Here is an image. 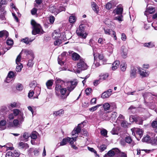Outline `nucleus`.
I'll use <instances>...</instances> for the list:
<instances>
[{"label": "nucleus", "instance_id": "f257e3e1", "mask_svg": "<svg viewBox=\"0 0 157 157\" xmlns=\"http://www.w3.org/2000/svg\"><path fill=\"white\" fill-rule=\"evenodd\" d=\"M56 91H60L61 95L64 96V98H65L75 88L77 84V82L76 80H74L70 82H66L58 78L56 81Z\"/></svg>", "mask_w": 157, "mask_h": 157}, {"label": "nucleus", "instance_id": "f03ea898", "mask_svg": "<svg viewBox=\"0 0 157 157\" xmlns=\"http://www.w3.org/2000/svg\"><path fill=\"white\" fill-rule=\"evenodd\" d=\"M81 124H79L78 126L74 128V130L72 132V135L75 136L72 138L67 137V138H64L62 141L60 143L59 146H63L66 144L67 142L71 144H73L75 142L77 139V137L78 136V134L81 131V126L82 125Z\"/></svg>", "mask_w": 157, "mask_h": 157}, {"label": "nucleus", "instance_id": "7ed1b4c3", "mask_svg": "<svg viewBox=\"0 0 157 157\" xmlns=\"http://www.w3.org/2000/svg\"><path fill=\"white\" fill-rule=\"evenodd\" d=\"M94 63L92 66L93 68L98 67L101 64L107 63V59L104 57L103 54L100 52H94Z\"/></svg>", "mask_w": 157, "mask_h": 157}, {"label": "nucleus", "instance_id": "20e7f679", "mask_svg": "<svg viewBox=\"0 0 157 157\" xmlns=\"http://www.w3.org/2000/svg\"><path fill=\"white\" fill-rule=\"evenodd\" d=\"M88 66L83 59H80L77 64L78 69H74V72L76 73H79L81 71L87 69Z\"/></svg>", "mask_w": 157, "mask_h": 157}, {"label": "nucleus", "instance_id": "39448f33", "mask_svg": "<svg viewBox=\"0 0 157 157\" xmlns=\"http://www.w3.org/2000/svg\"><path fill=\"white\" fill-rule=\"evenodd\" d=\"M31 24L33 26V29L32 32L33 34L36 35L40 33H43V30L40 24L37 23L35 21L32 20L31 21Z\"/></svg>", "mask_w": 157, "mask_h": 157}, {"label": "nucleus", "instance_id": "423d86ee", "mask_svg": "<svg viewBox=\"0 0 157 157\" xmlns=\"http://www.w3.org/2000/svg\"><path fill=\"white\" fill-rule=\"evenodd\" d=\"M25 50L24 52L25 54L28 56L29 58L30 57H31V59L28 61L27 65L29 67H32L34 64V62L33 61L34 58V55L31 51H28L27 50Z\"/></svg>", "mask_w": 157, "mask_h": 157}, {"label": "nucleus", "instance_id": "0eeeda50", "mask_svg": "<svg viewBox=\"0 0 157 157\" xmlns=\"http://www.w3.org/2000/svg\"><path fill=\"white\" fill-rule=\"evenodd\" d=\"M85 27L84 25L81 24L76 30V33L78 35L83 38H85L87 35L84 32Z\"/></svg>", "mask_w": 157, "mask_h": 157}, {"label": "nucleus", "instance_id": "6e6552de", "mask_svg": "<svg viewBox=\"0 0 157 157\" xmlns=\"http://www.w3.org/2000/svg\"><path fill=\"white\" fill-rule=\"evenodd\" d=\"M144 101L147 103L151 102L154 98L153 95L150 93H145L143 95Z\"/></svg>", "mask_w": 157, "mask_h": 157}, {"label": "nucleus", "instance_id": "1a4fd4ad", "mask_svg": "<svg viewBox=\"0 0 157 157\" xmlns=\"http://www.w3.org/2000/svg\"><path fill=\"white\" fill-rule=\"evenodd\" d=\"M131 130L132 132V135L135 136L136 138L139 136L138 138H140L143 135V132L141 129L134 128L131 129Z\"/></svg>", "mask_w": 157, "mask_h": 157}, {"label": "nucleus", "instance_id": "9d476101", "mask_svg": "<svg viewBox=\"0 0 157 157\" xmlns=\"http://www.w3.org/2000/svg\"><path fill=\"white\" fill-rule=\"evenodd\" d=\"M155 136V134L154 133H149L142 139V141L143 142L151 144L152 139Z\"/></svg>", "mask_w": 157, "mask_h": 157}, {"label": "nucleus", "instance_id": "9b49d317", "mask_svg": "<svg viewBox=\"0 0 157 157\" xmlns=\"http://www.w3.org/2000/svg\"><path fill=\"white\" fill-rule=\"evenodd\" d=\"M129 120L131 122H132L135 121L137 124H142L143 121L142 118L133 115L130 116Z\"/></svg>", "mask_w": 157, "mask_h": 157}, {"label": "nucleus", "instance_id": "f8f14e48", "mask_svg": "<svg viewBox=\"0 0 157 157\" xmlns=\"http://www.w3.org/2000/svg\"><path fill=\"white\" fill-rule=\"evenodd\" d=\"M123 11V8L122 6L121 5H119L113 10V13H114L115 15L116 14L122 15Z\"/></svg>", "mask_w": 157, "mask_h": 157}, {"label": "nucleus", "instance_id": "ddd939ff", "mask_svg": "<svg viewBox=\"0 0 157 157\" xmlns=\"http://www.w3.org/2000/svg\"><path fill=\"white\" fill-rule=\"evenodd\" d=\"M105 33V34L110 35L112 36H113V37L116 40H117V37L116 35V33L112 29H104Z\"/></svg>", "mask_w": 157, "mask_h": 157}, {"label": "nucleus", "instance_id": "4468645a", "mask_svg": "<svg viewBox=\"0 0 157 157\" xmlns=\"http://www.w3.org/2000/svg\"><path fill=\"white\" fill-rule=\"evenodd\" d=\"M138 71L140 75L143 77H147L149 75V72L146 71L141 68H138Z\"/></svg>", "mask_w": 157, "mask_h": 157}, {"label": "nucleus", "instance_id": "2eb2a0df", "mask_svg": "<svg viewBox=\"0 0 157 157\" xmlns=\"http://www.w3.org/2000/svg\"><path fill=\"white\" fill-rule=\"evenodd\" d=\"M119 151L117 148H113L108 152L107 155L109 156L112 157L114 156L115 154L119 153Z\"/></svg>", "mask_w": 157, "mask_h": 157}, {"label": "nucleus", "instance_id": "dca6fc26", "mask_svg": "<svg viewBox=\"0 0 157 157\" xmlns=\"http://www.w3.org/2000/svg\"><path fill=\"white\" fill-rule=\"evenodd\" d=\"M0 118V130H3L6 128V119Z\"/></svg>", "mask_w": 157, "mask_h": 157}, {"label": "nucleus", "instance_id": "f3484780", "mask_svg": "<svg viewBox=\"0 0 157 157\" xmlns=\"http://www.w3.org/2000/svg\"><path fill=\"white\" fill-rule=\"evenodd\" d=\"M66 52H64L61 55H60L58 56V62L59 64L61 65H63L64 63V62L62 61V60L63 59L62 58V57H63V58L65 57V56H66Z\"/></svg>", "mask_w": 157, "mask_h": 157}, {"label": "nucleus", "instance_id": "a211bd4d", "mask_svg": "<svg viewBox=\"0 0 157 157\" xmlns=\"http://www.w3.org/2000/svg\"><path fill=\"white\" fill-rule=\"evenodd\" d=\"M18 147L20 149H26L28 148L29 146L28 145L22 142H20L18 143Z\"/></svg>", "mask_w": 157, "mask_h": 157}, {"label": "nucleus", "instance_id": "6ab92c4d", "mask_svg": "<svg viewBox=\"0 0 157 157\" xmlns=\"http://www.w3.org/2000/svg\"><path fill=\"white\" fill-rule=\"evenodd\" d=\"M91 6L93 10L96 13L98 14L99 11V7L94 2L91 3Z\"/></svg>", "mask_w": 157, "mask_h": 157}, {"label": "nucleus", "instance_id": "aec40b11", "mask_svg": "<svg viewBox=\"0 0 157 157\" xmlns=\"http://www.w3.org/2000/svg\"><path fill=\"white\" fill-rule=\"evenodd\" d=\"M49 11L55 15L58 14L57 8L55 6H50L49 7Z\"/></svg>", "mask_w": 157, "mask_h": 157}, {"label": "nucleus", "instance_id": "412c9836", "mask_svg": "<svg viewBox=\"0 0 157 157\" xmlns=\"http://www.w3.org/2000/svg\"><path fill=\"white\" fill-rule=\"evenodd\" d=\"M64 113V111L63 109H60L57 111H55L53 112V115L54 116H60L63 114Z\"/></svg>", "mask_w": 157, "mask_h": 157}, {"label": "nucleus", "instance_id": "4be33fe9", "mask_svg": "<svg viewBox=\"0 0 157 157\" xmlns=\"http://www.w3.org/2000/svg\"><path fill=\"white\" fill-rule=\"evenodd\" d=\"M144 46L149 48H151L155 47L154 42H150L144 44Z\"/></svg>", "mask_w": 157, "mask_h": 157}, {"label": "nucleus", "instance_id": "5701e85b", "mask_svg": "<svg viewBox=\"0 0 157 157\" xmlns=\"http://www.w3.org/2000/svg\"><path fill=\"white\" fill-rule=\"evenodd\" d=\"M127 67V65L124 61H122L120 65V68L121 71H125Z\"/></svg>", "mask_w": 157, "mask_h": 157}, {"label": "nucleus", "instance_id": "b1692460", "mask_svg": "<svg viewBox=\"0 0 157 157\" xmlns=\"http://www.w3.org/2000/svg\"><path fill=\"white\" fill-rule=\"evenodd\" d=\"M13 113L15 116H18L22 115L23 113L22 111H20L19 110L16 109H14L13 110Z\"/></svg>", "mask_w": 157, "mask_h": 157}, {"label": "nucleus", "instance_id": "393cba45", "mask_svg": "<svg viewBox=\"0 0 157 157\" xmlns=\"http://www.w3.org/2000/svg\"><path fill=\"white\" fill-rule=\"evenodd\" d=\"M120 62L119 61H116L112 64V69L113 70H116L119 67Z\"/></svg>", "mask_w": 157, "mask_h": 157}, {"label": "nucleus", "instance_id": "a878e982", "mask_svg": "<svg viewBox=\"0 0 157 157\" xmlns=\"http://www.w3.org/2000/svg\"><path fill=\"white\" fill-rule=\"evenodd\" d=\"M14 74L12 71L10 72L8 75V76L6 79V81L7 82H9V78H12L14 77Z\"/></svg>", "mask_w": 157, "mask_h": 157}, {"label": "nucleus", "instance_id": "bb28decb", "mask_svg": "<svg viewBox=\"0 0 157 157\" xmlns=\"http://www.w3.org/2000/svg\"><path fill=\"white\" fill-rule=\"evenodd\" d=\"M117 113L116 112L110 113V120L111 122H113L115 120L117 117Z\"/></svg>", "mask_w": 157, "mask_h": 157}, {"label": "nucleus", "instance_id": "cd10ccee", "mask_svg": "<svg viewBox=\"0 0 157 157\" xmlns=\"http://www.w3.org/2000/svg\"><path fill=\"white\" fill-rule=\"evenodd\" d=\"M8 36L9 33L6 31L4 30L0 31V37L3 36H6V37H7Z\"/></svg>", "mask_w": 157, "mask_h": 157}, {"label": "nucleus", "instance_id": "c85d7f7f", "mask_svg": "<svg viewBox=\"0 0 157 157\" xmlns=\"http://www.w3.org/2000/svg\"><path fill=\"white\" fill-rule=\"evenodd\" d=\"M136 71L137 69L136 68H134L132 70L130 74V77L131 78H133L136 77Z\"/></svg>", "mask_w": 157, "mask_h": 157}, {"label": "nucleus", "instance_id": "c756f323", "mask_svg": "<svg viewBox=\"0 0 157 157\" xmlns=\"http://www.w3.org/2000/svg\"><path fill=\"white\" fill-rule=\"evenodd\" d=\"M60 33H58L56 31H54L52 33V37L53 39H56L60 37Z\"/></svg>", "mask_w": 157, "mask_h": 157}, {"label": "nucleus", "instance_id": "7c9ffc66", "mask_svg": "<svg viewBox=\"0 0 157 157\" xmlns=\"http://www.w3.org/2000/svg\"><path fill=\"white\" fill-rule=\"evenodd\" d=\"M109 76L108 73L102 74L100 75L99 80H105Z\"/></svg>", "mask_w": 157, "mask_h": 157}, {"label": "nucleus", "instance_id": "2f4dec72", "mask_svg": "<svg viewBox=\"0 0 157 157\" xmlns=\"http://www.w3.org/2000/svg\"><path fill=\"white\" fill-rule=\"evenodd\" d=\"M155 11L154 8L152 7L148 8L147 9V10L144 13V14L145 15H147V13L148 12L150 13H152Z\"/></svg>", "mask_w": 157, "mask_h": 157}, {"label": "nucleus", "instance_id": "473e14b6", "mask_svg": "<svg viewBox=\"0 0 157 157\" xmlns=\"http://www.w3.org/2000/svg\"><path fill=\"white\" fill-rule=\"evenodd\" d=\"M53 83L52 80H49L46 82V85L47 88L48 89H51Z\"/></svg>", "mask_w": 157, "mask_h": 157}, {"label": "nucleus", "instance_id": "72a5a7b5", "mask_svg": "<svg viewBox=\"0 0 157 157\" xmlns=\"http://www.w3.org/2000/svg\"><path fill=\"white\" fill-rule=\"evenodd\" d=\"M98 147L100 152H102L106 149L107 147L105 145L102 144L100 146L98 145Z\"/></svg>", "mask_w": 157, "mask_h": 157}, {"label": "nucleus", "instance_id": "f704fd0d", "mask_svg": "<svg viewBox=\"0 0 157 157\" xmlns=\"http://www.w3.org/2000/svg\"><path fill=\"white\" fill-rule=\"evenodd\" d=\"M110 106V104L107 102L104 103L103 105L104 110L105 111L109 110Z\"/></svg>", "mask_w": 157, "mask_h": 157}, {"label": "nucleus", "instance_id": "c9c22d12", "mask_svg": "<svg viewBox=\"0 0 157 157\" xmlns=\"http://www.w3.org/2000/svg\"><path fill=\"white\" fill-rule=\"evenodd\" d=\"M72 59L75 60H77L80 58L79 55L76 53H73L72 54Z\"/></svg>", "mask_w": 157, "mask_h": 157}, {"label": "nucleus", "instance_id": "e433bc0d", "mask_svg": "<svg viewBox=\"0 0 157 157\" xmlns=\"http://www.w3.org/2000/svg\"><path fill=\"white\" fill-rule=\"evenodd\" d=\"M65 10L66 8L65 6H59L57 8V13L58 14L62 11H65Z\"/></svg>", "mask_w": 157, "mask_h": 157}, {"label": "nucleus", "instance_id": "4c0bfd02", "mask_svg": "<svg viewBox=\"0 0 157 157\" xmlns=\"http://www.w3.org/2000/svg\"><path fill=\"white\" fill-rule=\"evenodd\" d=\"M76 17H75V16L73 15H71L70 17L69 18V21L70 23H74L76 21Z\"/></svg>", "mask_w": 157, "mask_h": 157}, {"label": "nucleus", "instance_id": "58836bf2", "mask_svg": "<svg viewBox=\"0 0 157 157\" xmlns=\"http://www.w3.org/2000/svg\"><path fill=\"white\" fill-rule=\"evenodd\" d=\"M21 41L25 43L26 44H29L30 42H32L33 40H31L28 37H25L21 39Z\"/></svg>", "mask_w": 157, "mask_h": 157}, {"label": "nucleus", "instance_id": "ea45409f", "mask_svg": "<svg viewBox=\"0 0 157 157\" xmlns=\"http://www.w3.org/2000/svg\"><path fill=\"white\" fill-rule=\"evenodd\" d=\"M13 125L16 127H19L21 124L17 119L14 120L13 121Z\"/></svg>", "mask_w": 157, "mask_h": 157}, {"label": "nucleus", "instance_id": "a19ab883", "mask_svg": "<svg viewBox=\"0 0 157 157\" xmlns=\"http://www.w3.org/2000/svg\"><path fill=\"white\" fill-rule=\"evenodd\" d=\"M128 51L127 50H122L121 52V55L122 57L124 58L127 56Z\"/></svg>", "mask_w": 157, "mask_h": 157}, {"label": "nucleus", "instance_id": "79ce46f5", "mask_svg": "<svg viewBox=\"0 0 157 157\" xmlns=\"http://www.w3.org/2000/svg\"><path fill=\"white\" fill-rule=\"evenodd\" d=\"M29 137V134L27 132H25L24 133L22 136H21V138L23 137V139H22L23 140H27L28 139Z\"/></svg>", "mask_w": 157, "mask_h": 157}, {"label": "nucleus", "instance_id": "37998d69", "mask_svg": "<svg viewBox=\"0 0 157 157\" xmlns=\"http://www.w3.org/2000/svg\"><path fill=\"white\" fill-rule=\"evenodd\" d=\"M23 52V50H22L21 52L17 56L16 59V63L17 64H19L20 63H20V62L21 61V53H22Z\"/></svg>", "mask_w": 157, "mask_h": 157}, {"label": "nucleus", "instance_id": "c03bdc74", "mask_svg": "<svg viewBox=\"0 0 157 157\" xmlns=\"http://www.w3.org/2000/svg\"><path fill=\"white\" fill-rule=\"evenodd\" d=\"M113 7V3L109 2L107 3L105 5L106 8L108 10H110L112 9Z\"/></svg>", "mask_w": 157, "mask_h": 157}, {"label": "nucleus", "instance_id": "a18cd8bd", "mask_svg": "<svg viewBox=\"0 0 157 157\" xmlns=\"http://www.w3.org/2000/svg\"><path fill=\"white\" fill-rule=\"evenodd\" d=\"M25 117L24 116V113H23L22 115H19L18 117V119L19 122L21 124H22V122L24 121Z\"/></svg>", "mask_w": 157, "mask_h": 157}, {"label": "nucleus", "instance_id": "49530a36", "mask_svg": "<svg viewBox=\"0 0 157 157\" xmlns=\"http://www.w3.org/2000/svg\"><path fill=\"white\" fill-rule=\"evenodd\" d=\"M87 148L89 151L92 152L94 153L95 155H97L98 157H99V155L97 154L96 151L94 148L88 147Z\"/></svg>", "mask_w": 157, "mask_h": 157}, {"label": "nucleus", "instance_id": "de8ad7c7", "mask_svg": "<svg viewBox=\"0 0 157 157\" xmlns=\"http://www.w3.org/2000/svg\"><path fill=\"white\" fill-rule=\"evenodd\" d=\"M37 133L35 131L33 132L30 136L31 138L33 139H36L37 138Z\"/></svg>", "mask_w": 157, "mask_h": 157}, {"label": "nucleus", "instance_id": "09e8293b", "mask_svg": "<svg viewBox=\"0 0 157 157\" xmlns=\"http://www.w3.org/2000/svg\"><path fill=\"white\" fill-rule=\"evenodd\" d=\"M114 19L118 21L120 23L123 20V16L122 15H120V16L116 17Z\"/></svg>", "mask_w": 157, "mask_h": 157}, {"label": "nucleus", "instance_id": "8fccbe9b", "mask_svg": "<svg viewBox=\"0 0 157 157\" xmlns=\"http://www.w3.org/2000/svg\"><path fill=\"white\" fill-rule=\"evenodd\" d=\"M60 38L62 41H66L67 39L66 37V35H65V33H62L61 35H60Z\"/></svg>", "mask_w": 157, "mask_h": 157}, {"label": "nucleus", "instance_id": "3c124183", "mask_svg": "<svg viewBox=\"0 0 157 157\" xmlns=\"http://www.w3.org/2000/svg\"><path fill=\"white\" fill-rule=\"evenodd\" d=\"M17 66L16 68V71L17 72H20L23 67V65L21 63L17 64Z\"/></svg>", "mask_w": 157, "mask_h": 157}, {"label": "nucleus", "instance_id": "603ef678", "mask_svg": "<svg viewBox=\"0 0 157 157\" xmlns=\"http://www.w3.org/2000/svg\"><path fill=\"white\" fill-rule=\"evenodd\" d=\"M119 129L113 128L111 132V133L113 135H117L118 134Z\"/></svg>", "mask_w": 157, "mask_h": 157}, {"label": "nucleus", "instance_id": "864d4df0", "mask_svg": "<svg viewBox=\"0 0 157 157\" xmlns=\"http://www.w3.org/2000/svg\"><path fill=\"white\" fill-rule=\"evenodd\" d=\"M6 44L10 46H12L13 44V40L8 38L6 41Z\"/></svg>", "mask_w": 157, "mask_h": 157}, {"label": "nucleus", "instance_id": "5fc2aeb1", "mask_svg": "<svg viewBox=\"0 0 157 157\" xmlns=\"http://www.w3.org/2000/svg\"><path fill=\"white\" fill-rule=\"evenodd\" d=\"M104 118L105 120H110V113H105L104 116Z\"/></svg>", "mask_w": 157, "mask_h": 157}, {"label": "nucleus", "instance_id": "6e6d98bb", "mask_svg": "<svg viewBox=\"0 0 157 157\" xmlns=\"http://www.w3.org/2000/svg\"><path fill=\"white\" fill-rule=\"evenodd\" d=\"M101 106V105H98L95 106L91 108H90L89 109V110L90 111L94 112L100 106Z\"/></svg>", "mask_w": 157, "mask_h": 157}, {"label": "nucleus", "instance_id": "4d7b16f0", "mask_svg": "<svg viewBox=\"0 0 157 157\" xmlns=\"http://www.w3.org/2000/svg\"><path fill=\"white\" fill-rule=\"evenodd\" d=\"M124 117L123 115L121 114H120L119 116L118 117L117 119L116 122L117 123H119V121H122L123 120H124Z\"/></svg>", "mask_w": 157, "mask_h": 157}, {"label": "nucleus", "instance_id": "13d9d810", "mask_svg": "<svg viewBox=\"0 0 157 157\" xmlns=\"http://www.w3.org/2000/svg\"><path fill=\"white\" fill-rule=\"evenodd\" d=\"M125 142L128 144H130L132 141V140L130 136H127L125 139Z\"/></svg>", "mask_w": 157, "mask_h": 157}, {"label": "nucleus", "instance_id": "bf43d9fd", "mask_svg": "<svg viewBox=\"0 0 157 157\" xmlns=\"http://www.w3.org/2000/svg\"><path fill=\"white\" fill-rule=\"evenodd\" d=\"M2 12H3V13H2L0 15V18L2 20H5V14L6 13V11L3 10V11Z\"/></svg>", "mask_w": 157, "mask_h": 157}, {"label": "nucleus", "instance_id": "052dcab7", "mask_svg": "<svg viewBox=\"0 0 157 157\" xmlns=\"http://www.w3.org/2000/svg\"><path fill=\"white\" fill-rule=\"evenodd\" d=\"M128 124V123L125 121H123L121 123V126L124 127H126Z\"/></svg>", "mask_w": 157, "mask_h": 157}, {"label": "nucleus", "instance_id": "680f3d73", "mask_svg": "<svg viewBox=\"0 0 157 157\" xmlns=\"http://www.w3.org/2000/svg\"><path fill=\"white\" fill-rule=\"evenodd\" d=\"M62 43V40L61 39L57 40L54 42V44L55 45H59Z\"/></svg>", "mask_w": 157, "mask_h": 157}, {"label": "nucleus", "instance_id": "e2e57ef3", "mask_svg": "<svg viewBox=\"0 0 157 157\" xmlns=\"http://www.w3.org/2000/svg\"><path fill=\"white\" fill-rule=\"evenodd\" d=\"M105 41L104 39L100 38L98 40V42L101 44H103L105 43Z\"/></svg>", "mask_w": 157, "mask_h": 157}, {"label": "nucleus", "instance_id": "0e129e2a", "mask_svg": "<svg viewBox=\"0 0 157 157\" xmlns=\"http://www.w3.org/2000/svg\"><path fill=\"white\" fill-rule=\"evenodd\" d=\"M91 90L92 89L91 88H87L86 89L85 91L86 94L87 95H89L90 94V93L91 92Z\"/></svg>", "mask_w": 157, "mask_h": 157}, {"label": "nucleus", "instance_id": "69168bd1", "mask_svg": "<svg viewBox=\"0 0 157 157\" xmlns=\"http://www.w3.org/2000/svg\"><path fill=\"white\" fill-rule=\"evenodd\" d=\"M6 157H13L12 152L11 151L7 152L6 155Z\"/></svg>", "mask_w": 157, "mask_h": 157}, {"label": "nucleus", "instance_id": "338daca9", "mask_svg": "<svg viewBox=\"0 0 157 157\" xmlns=\"http://www.w3.org/2000/svg\"><path fill=\"white\" fill-rule=\"evenodd\" d=\"M151 125L153 128H157V121H153L151 124Z\"/></svg>", "mask_w": 157, "mask_h": 157}, {"label": "nucleus", "instance_id": "774afa93", "mask_svg": "<svg viewBox=\"0 0 157 157\" xmlns=\"http://www.w3.org/2000/svg\"><path fill=\"white\" fill-rule=\"evenodd\" d=\"M151 144L152 145H157V136L154 139H153L151 142Z\"/></svg>", "mask_w": 157, "mask_h": 157}]
</instances>
